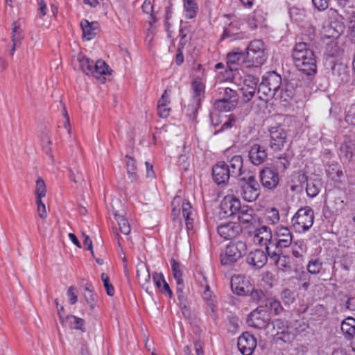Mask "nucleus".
Instances as JSON below:
<instances>
[{
	"label": "nucleus",
	"instance_id": "f257e3e1",
	"mask_svg": "<svg viewBox=\"0 0 355 355\" xmlns=\"http://www.w3.org/2000/svg\"><path fill=\"white\" fill-rule=\"evenodd\" d=\"M292 57L295 67L308 76L316 73V60L313 51L305 42L295 44Z\"/></svg>",
	"mask_w": 355,
	"mask_h": 355
},
{
	"label": "nucleus",
	"instance_id": "f03ea898",
	"mask_svg": "<svg viewBox=\"0 0 355 355\" xmlns=\"http://www.w3.org/2000/svg\"><path fill=\"white\" fill-rule=\"evenodd\" d=\"M268 53L264 42L261 40H254L250 42L243 62L247 67H258L267 60Z\"/></svg>",
	"mask_w": 355,
	"mask_h": 355
},
{
	"label": "nucleus",
	"instance_id": "7ed1b4c3",
	"mask_svg": "<svg viewBox=\"0 0 355 355\" xmlns=\"http://www.w3.org/2000/svg\"><path fill=\"white\" fill-rule=\"evenodd\" d=\"M236 193L247 202L255 201L260 194L259 184L255 177L248 173L238 179Z\"/></svg>",
	"mask_w": 355,
	"mask_h": 355
},
{
	"label": "nucleus",
	"instance_id": "20e7f679",
	"mask_svg": "<svg viewBox=\"0 0 355 355\" xmlns=\"http://www.w3.org/2000/svg\"><path fill=\"white\" fill-rule=\"evenodd\" d=\"M247 251L246 242L237 240L230 242L220 254V262L223 266L231 265L239 261Z\"/></svg>",
	"mask_w": 355,
	"mask_h": 355
},
{
	"label": "nucleus",
	"instance_id": "39448f33",
	"mask_svg": "<svg viewBox=\"0 0 355 355\" xmlns=\"http://www.w3.org/2000/svg\"><path fill=\"white\" fill-rule=\"evenodd\" d=\"M314 222L313 210L308 206L300 208L291 219V224L295 231L304 233L309 230Z\"/></svg>",
	"mask_w": 355,
	"mask_h": 355
},
{
	"label": "nucleus",
	"instance_id": "423d86ee",
	"mask_svg": "<svg viewBox=\"0 0 355 355\" xmlns=\"http://www.w3.org/2000/svg\"><path fill=\"white\" fill-rule=\"evenodd\" d=\"M266 332L274 337L277 341L281 340L284 343H288L293 338V335L289 332L288 327L279 319H277L272 322H270Z\"/></svg>",
	"mask_w": 355,
	"mask_h": 355
},
{
	"label": "nucleus",
	"instance_id": "0eeeda50",
	"mask_svg": "<svg viewBox=\"0 0 355 355\" xmlns=\"http://www.w3.org/2000/svg\"><path fill=\"white\" fill-rule=\"evenodd\" d=\"M293 242V235L290 230L286 227H277L273 239L272 245L275 246L277 250L289 247Z\"/></svg>",
	"mask_w": 355,
	"mask_h": 355
},
{
	"label": "nucleus",
	"instance_id": "6e6552de",
	"mask_svg": "<svg viewBox=\"0 0 355 355\" xmlns=\"http://www.w3.org/2000/svg\"><path fill=\"white\" fill-rule=\"evenodd\" d=\"M270 320L268 312L264 309H257L248 316L247 322L249 326L258 329H265L269 325Z\"/></svg>",
	"mask_w": 355,
	"mask_h": 355
},
{
	"label": "nucleus",
	"instance_id": "1a4fd4ad",
	"mask_svg": "<svg viewBox=\"0 0 355 355\" xmlns=\"http://www.w3.org/2000/svg\"><path fill=\"white\" fill-rule=\"evenodd\" d=\"M260 180L265 189L273 190L279 182V173L274 167H265L260 172Z\"/></svg>",
	"mask_w": 355,
	"mask_h": 355
},
{
	"label": "nucleus",
	"instance_id": "9d476101",
	"mask_svg": "<svg viewBox=\"0 0 355 355\" xmlns=\"http://www.w3.org/2000/svg\"><path fill=\"white\" fill-rule=\"evenodd\" d=\"M270 146L273 151H280L287 142V133L281 127H272L270 130Z\"/></svg>",
	"mask_w": 355,
	"mask_h": 355
},
{
	"label": "nucleus",
	"instance_id": "9b49d317",
	"mask_svg": "<svg viewBox=\"0 0 355 355\" xmlns=\"http://www.w3.org/2000/svg\"><path fill=\"white\" fill-rule=\"evenodd\" d=\"M240 200L233 196H227L220 202V214L223 217L234 216L241 209Z\"/></svg>",
	"mask_w": 355,
	"mask_h": 355
},
{
	"label": "nucleus",
	"instance_id": "f8f14e48",
	"mask_svg": "<svg viewBox=\"0 0 355 355\" xmlns=\"http://www.w3.org/2000/svg\"><path fill=\"white\" fill-rule=\"evenodd\" d=\"M237 345L243 355H251L257 347V340L249 332H245L239 336Z\"/></svg>",
	"mask_w": 355,
	"mask_h": 355
},
{
	"label": "nucleus",
	"instance_id": "ddd939ff",
	"mask_svg": "<svg viewBox=\"0 0 355 355\" xmlns=\"http://www.w3.org/2000/svg\"><path fill=\"white\" fill-rule=\"evenodd\" d=\"M266 251L269 260L282 271L291 270V258L288 256L282 255L278 251H271L270 248H267Z\"/></svg>",
	"mask_w": 355,
	"mask_h": 355
},
{
	"label": "nucleus",
	"instance_id": "4468645a",
	"mask_svg": "<svg viewBox=\"0 0 355 355\" xmlns=\"http://www.w3.org/2000/svg\"><path fill=\"white\" fill-rule=\"evenodd\" d=\"M214 181L218 184H225L231 177L228 165L225 162H219L212 168Z\"/></svg>",
	"mask_w": 355,
	"mask_h": 355
},
{
	"label": "nucleus",
	"instance_id": "2eb2a0df",
	"mask_svg": "<svg viewBox=\"0 0 355 355\" xmlns=\"http://www.w3.org/2000/svg\"><path fill=\"white\" fill-rule=\"evenodd\" d=\"M327 69H330L329 73H331L332 78L338 83L347 81L349 73L347 67L340 62L330 61L328 63Z\"/></svg>",
	"mask_w": 355,
	"mask_h": 355
},
{
	"label": "nucleus",
	"instance_id": "dca6fc26",
	"mask_svg": "<svg viewBox=\"0 0 355 355\" xmlns=\"http://www.w3.org/2000/svg\"><path fill=\"white\" fill-rule=\"evenodd\" d=\"M268 259L267 252L257 249L248 254L246 261L254 269H260L266 264Z\"/></svg>",
	"mask_w": 355,
	"mask_h": 355
},
{
	"label": "nucleus",
	"instance_id": "f3484780",
	"mask_svg": "<svg viewBox=\"0 0 355 355\" xmlns=\"http://www.w3.org/2000/svg\"><path fill=\"white\" fill-rule=\"evenodd\" d=\"M272 232L268 226L263 225L259 228H257L254 231V242L260 245L266 246V249L272 245Z\"/></svg>",
	"mask_w": 355,
	"mask_h": 355
},
{
	"label": "nucleus",
	"instance_id": "a211bd4d",
	"mask_svg": "<svg viewBox=\"0 0 355 355\" xmlns=\"http://www.w3.org/2000/svg\"><path fill=\"white\" fill-rule=\"evenodd\" d=\"M300 182H306V191L309 197L314 198L320 192L322 187L321 180L318 177H306L305 175H300Z\"/></svg>",
	"mask_w": 355,
	"mask_h": 355
},
{
	"label": "nucleus",
	"instance_id": "6ab92c4d",
	"mask_svg": "<svg viewBox=\"0 0 355 355\" xmlns=\"http://www.w3.org/2000/svg\"><path fill=\"white\" fill-rule=\"evenodd\" d=\"M241 231L240 224L232 222L221 224L217 228L218 234L225 239H232L238 236Z\"/></svg>",
	"mask_w": 355,
	"mask_h": 355
},
{
	"label": "nucleus",
	"instance_id": "aec40b11",
	"mask_svg": "<svg viewBox=\"0 0 355 355\" xmlns=\"http://www.w3.org/2000/svg\"><path fill=\"white\" fill-rule=\"evenodd\" d=\"M258 78L252 75L244 76L243 84L241 88L245 101H249L254 95L257 87Z\"/></svg>",
	"mask_w": 355,
	"mask_h": 355
},
{
	"label": "nucleus",
	"instance_id": "412c9836",
	"mask_svg": "<svg viewBox=\"0 0 355 355\" xmlns=\"http://www.w3.org/2000/svg\"><path fill=\"white\" fill-rule=\"evenodd\" d=\"M231 288L238 295H246L250 291L249 282L242 275H234L231 278Z\"/></svg>",
	"mask_w": 355,
	"mask_h": 355
},
{
	"label": "nucleus",
	"instance_id": "4be33fe9",
	"mask_svg": "<svg viewBox=\"0 0 355 355\" xmlns=\"http://www.w3.org/2000/svg\"><path fill=\"white\" fill-rule=\"evenodd\" d=\"M35 203L37 205V213L39 217H44V204L42 198L44 196V181L42 177H39L36 181L35 189Z\"/></svg>",
	"mask_w": 355,
	"mask_h": 355
},
{
	"label": "nucleus",
	"instance_id": "5701e85b",
	"mask_svg": "<svg viewBox=\"0 0 355 355\" xmlns=\"http://www.w3.org/2000/svg\"><path fill=\"white\" fill-rule=\"evenodd\" d=\"M267 158L266 150L259 144L253 145L249 151V159L254 165H259Z\"/></svg>",
	"mask_w": 355,
	"mask_h": 355
},
{
	"label": "nucleus",
	"instance_id": "b1692460",
	"mask_svg": "<svg viewBox=\"0 0 355 355\" xmlns=\"http://www.w3.org/2000/svg\"><path fill=\"white\" fill-rule=\"evenodd\" d=\"M110 73L109 66L103 60H99L95 64L93 63L92 71L89 75H92L103 83L105 80L104 76Z\"/></svg>",
	"mask_w": 355,
	"mask_h": 355
},
{
	"label": "nucleus",
	"instance_id": "393cba45",
	"mask_svg": "<svg viewBox=\"0 0 355 355\" xmlns=\"http://www.w3.org/2000/svg\"><path fill=\"white\" fill-rule=\"evenodd\" d=\"M228 165V170L231 177L238 178L239 179L243 177L245 174L242 172L243 168V159L240 155L234 156L230 161Z\"/></svg>",
	"mask_w": 355,
	"mask_h": 355
},
{
	"label": "nucleus",
	"instance_id": "a878e982",
	"mask_svg": "<svg viewBox=\"0 0 355 355\" xmlns=\"http://www.w3.org/2000/svg\"><path fill=\"white\" fill-rule=\"evenodd\" d=\"M83 31V37L86 40H90L96 35V31L99 28L97 21L89 22L87 19H83L80 23Z\"/></svg>",
	"mask_w": 355,
	"mask_h": 355
},
{
	"label": "nucleus",
	"instance_id": "bb28decb",
	"mask_svg": "<svg viewBox=\"0 0 355 355\" xmlns=\"http://www.w3.org/2000/svg\"><path fill=\"white\" fill-rule=\"evenodd\" d=\"M262 80L277 94L280 89L282 77L275 71H270L263 76Z\"/></svg>",
	"mask_w": 355,
	"mask_h": 355
},
{
	"label": "nucleus",
	"instance_id": "cd10ccee",
	"mask_svg": "<svg viewBox=\"0 0 355 355\" xmlns=\"http://www.w3.org/2000/svg\"><path fill=\"white\" fill-rule=\"evenodd\" d=\"M191 87L193 89V103L196 106V110L200 105L201 99L204 97L205 86L201 82L198 80H194L192 83Z\"/></svg>",
	"mask_w": 355,
	"mask_h": 355
},
{
	"label": "nucleus",
	"instance_id": "c85d7f7f",
	"mask_svg": "<svg viewBox=\"0 0 355 355\" xmlns=\"http://www.w3.org/2000/svg\"><path fill=\"white\" fill-rule=\"evenodd\" d=\"M263 21V12L261 10H255L253 12L250 14L246 19V22L249 28L252 30H254L259 26H261Z\"/></svg>",
	"mask_w": 355,
	"mask_h": 355
},
{
	"label": "nucleus",
	"instance_id": "c756f323",
	"mask_svg": "<svg viewBox=\"0 0 355 355\" xmlns=\"http://www.w3.org/2000/svg\"><path fill=\"white\" fill-rule=\"evenodd\" d=\"M341 331L347 340H352L355 335V319L347 318L341 323Z\"/></svg>",
	"mask_w": 355,
	"mask_h": 355
},
{
	"label": "nucleus",
	"instance_id": "7c9ffc66",
	"mask_svg": "<svg viewBox=\"0 0 355 355\" xmlns=\"http://www.w3.org/2000/svg\"><path fill=\"white\" fill-rule=\"evenodd\" d=\"M254 210L248 206H241L236 214L237 218L240 223L244 225L250 224L253 220Z\"/></svg>",
	"mask_w": 355,
	"mask_h": 355
},
{
	"label": "nucleus",
	"instance_id": "2f4dec72",
	"mask_svg": "<svg viewBox=\"0 0 355 355\" xmlns=\"http://www.w3.org/2000/svg\"><path fill=\"white\" fill-rule=\"evenodd\" d=\"M75 67L83 71L85 74L89 75L92 73L94 63L92 60L80 54L77 57Z\"/></svg>",
	"mask_w": 355,
	"mask_h": 355
},
{
	"label": "nucleus",
	"instance_id": "473e14b6",
	"mask_svg": "<svg viewBox=\"0 0 355 355\" xmlns=\"http://www.w3.org/2000/svg\"><path fill=\"white\" fill-rule=\"evenodd\" d=\"M12 33L11 40L12 43L20 44L24 40V30L21 27V22L20 20L15 21L12 24Z\"/></svg>",
	"mask_w": 355,
	"mask_h": 355
},
{
	"label": "nucleus",
	"instance_id": "72a5a7b5",
	"mask_svg": "<svg viewBox=\"0 0 355 355\" xmlns=\"http://www.w3.org/2000/svg\"><path fill=\"white\" fill-rule=\"evenodd\" d=\"M295 94V89L292 83H286L282 88L279 98L282 102L288 103L291 100Z\"/></svg>",
	"mask_w": 355,
	"mask_h": 355
},
{
	"label": "nucleus",
	"instance_id": "f704fd0d",
	"mask_svg": "<svg viewBox=\"0 0 355 355\" xmlns=\"http://www.w3.org/2000/svg\"><path fill=\"white\" fill-rule=\"evenodd\" d=\"M257 92L259 94V98L262 100L267 101L270 98L275 97L277 94L271 89L266 84V82L261 81L257 88Z\"/></svg>",
	"mask_w": 355,
	"mask_h": 355
},
{
	"label": "nucleus",
	"instance_id": "c9c22d12",
	"mask_svg": "<svg viewBox=\"0 0 355 355\" xmlns=\"http://www.w3.org/2000/svg\"><path fill=\"white\" fill-rule=\"evenodd\" d=\"M237 103L234 101H227L222 98L218 99L214 103V108L219 112H230L233 110Z\"/></svg>",
	"mask_w": 355,
	"mask_h": 355
},
{
	"label": "nucleus",
	"instance_id": "e433bc0d",
	"mask_svg": "<svg viewBox=\"0 0 355 355\" xmlns=\"http://www.w3.org/2000/svg\"><path fill=\"white\" fill-rule=\"evenodd\" d=\"M114 215L116 220L118 223L121 232L125 235L129 234L131 229L128 220L124 217L123 215L120 214L118 211H114Z\"/></svg>",
	"mask_w": 355,
	"mask_h": 355
},
{
	"label": "nucleus",
	"instance_id": "4c0bfd02",
	"mask_svg": "<svg viewBox=\"0 0 355 355\" xmlns=\"http://www.w3.org/2000/svg\"><path fill=\"white\" fill-rule=\"evenodd\" d=\"M171 265L173 276L176 281L177 286L184 285L180 263L176 261L174 259H172L171 260Z\"/></svg>",
	"mask_w": 355,
	"mask_h": 355
},
{
	"label": "nucleus",
	"instance_id": "58836bf2",
	"mask_svg": "<svg viewBox=\"0 0 355 355\" xmlns=\"http://www.w3.org/2000/svg\"><path fill=\"white\" fill-rule=\"evenodd\" d=\"M184 9L186 17L193 19L196 15L198 6L195 0H184Z\"/></svg>",
	"mask_w": 355,
	"mask_h": 355
},
{
	"label": "nucleus",
	"instance_id": "ea45409f",
	"mask_svg": "<svg viewBox=\"0 0 355 355\" xmlns=\"http://www.w3.org/2000/svg\"><path fill=\"white\" fill-rule=\"evenodd\" d=\"M354 145L351 142H345L340 146V156L346 162H349L353 157Z\"/></svg>",
	"mask_w": 355,
	"mask_h": 355
},
{
	"label": "nucleus",
	"instance_id": "a19ab883",
	"mask_svg": "<svg viewBox=\"0 0 355 355\" xmlns=\"http://www.w3.org/2000/svg\"><path fill=\"white\" fill-rule=\"evenodd\" d=\"M137 277L139 279L141 284L144 286L150 280V275L146 266L143 263L137 266Z\"/></svg>",
	"mask_w": 355,
	"mask_h": 355
},
{
	"label": "nucleus",
	"instance_id": "79ce46f5",
	"mask_svg": "<svg viewBox=\"0 0 355 355\" xmlns=\"http://www.w3.org/2000/svg\"><path fill=\"white\" fill-rule=\"evenodd\" d=\"M243 57V54L239 52L229 53L227 55V64L230 71L236 70V64Z\"/></svg>",
	"mask_w": 355,
	"mask_h": 355
},
{
	"label": "nucleus",
	"instance_id": "37998d69",
	"mask_svg": "<svg viewBox=\"0 0 355 355\" xmlns=\"http://www.w3.org/2000/svg\"><path fill=\"white\" fill-rule=\"evenodd\" d=\"M182 215L184 218L186 225L189 229V225L192 224L193 219L191 218L192 214L191 205L190 202L186 201L182 203Z\"/></svg>",
	"mask_w": 355,
	"mask_h": 355
},
{
	"label": "nucleus",
	"instance_id": "c03bdc74",
	"mask_svg": "<svg viewBox=\"0 0 355 355\" xmlns=\"http://www.w3.org/2000/svg\"><path fill=\"white\" fill-rule=\"evenodd\" d=\"M306 247L304 241H298L293 246V255L296 258H301L306 252Z\"/></svg>",
	"mask_w": 355,
	"mask_h": 355
},
{
	"label": "nucleus",
	"instance_id": "a18cd8bd",
	"mask_svg": "<svg viewBox=\"0 0 355 355\" xmlns=\"http://www.w3.org/2000/svg\"><path fill=\"white\" fill-rule=\"evenodd\" d=\"M219 90H220V94H223L222 99L234 101L237 103V94L235 90L229 87L219 88Z\"/></svg>",
	"mask_w": 355,
	"mask_h": 355
},
{
	"label": "nucleus",
	"instance_id": "49530a36",
	"mask_svg": "<svg viewBox=\"0 0 355 355\" xmlns=\"http://www.w3.org/2000/svg\"><path fill=\"white\" fill-rule=\"evenodd\" d=\"M67 319L69 320V324L71 328L80 329L83 332L85 331V329L83 328L85 323L83 319L74 315H68Z\"/></svg>",
	"mask_w": 355,
	"mask_h": 355
},
{
	"label": "nucleus",
	"instance_id": "de8ad7c7",
	"mask_svg": "<svg viewBox=\"0 0 355 355\" xmlns=\"http://www.w3.org/2000/svg\"><path fill=\"white\" fill-rule=\"evenodd\" d=\"M322 268V263L318 259H311L307 265V270L311 274H318Z\"/></svg>",
	"mask_w": 355,
	"mask_h": 355
},
{
	"label": "nucleus",
	"instance_id": "09e8293b",
	"mask_svg": "<svg viewBox=\"0 0 355 355\" xmlns=\"http://www.w3.org/2000/svg\"><path fill=\"white\" fill-rule=\"evenodd\" d=\"M125 157L128 159V161H127L128 174L129 175V177L132 179V180H135L137 179L135 160L132 157H131L128 155H126Z\"/></svg>",
	"mask_w": 355,
	"mask_h": 355
},
{
	"label": "nucleus",
	"instance_id": "8fccbe9b",
	"mask_svg": "<svg viewBox=\"0 0 355 355\" xmlns=\"http://www.w3.org/2000/svg\"><path fill=\"white\" fill-rule=\"evenodd\" d=\"M280 295L282 302L286 305L292 304L295 300L294 293L288 288L284 289Z\"/></svg>",
	"mask_w": 355,
	"mask_h": 355
},
{
	"label": "nucleus",
	"instance_id": "3c124183",
	"mask_svg": "<svg viewBox=\"0 0 355 355\" xmlns=\"http://www.w3.org/2000/svg\"><path fill=\"white\" fill-rule=\"evenodd\" d=\"M184 154H181L178 157V163L182 168L187 171L190 165L189 152L187 150V147L184 146Z\"/></svg>",
	"mask_w": 355,
	"mask_h": 355
},
{
	"label": "nucleus",
	"instance_id": "603ef678",
	"mask_svg": "<svg viewBox=\"0 0 355 355\" xmlns=\"http://www.w3.org/2000/svg\"><path fill=\"white\" fill-rule=\"evenodd\" d=\"M101 279L103 282V286L106 290V293L109 296L114 295V288L110 282V278L106 273L101 274Z\"/></svg>",
	"mask_w": 355,
	"mask_h": 355
},
{
	"label": "nucleus",
	"instance_id": "864d4df0",
	"mask_svg": "<svg viewBox=\"0 0 355 355\" xmlns=\"http://www.w3.org/2000/svg\"><path fill=\"white\" fill-rule=\"evenodd\" d=\"M184 285L177 286L176 292L178 295V299L179 301V305L182 309L187 307V297L184 294L183 288Z\"/></svg>",
	"mask_w": 355,
	"mask_h": 355
},
{
	"label": "nucleus",
	"instance_id": "5fc2aeb1",
	"mask_svg": "<svg viewBox=\"0 0 355 355\" xmlns=\"http://www.w3.org/2000/svg\"><path fill=\"white\" fill-rule=\"evenodd\" d=\"M203 299L207 301L208 305L210 306L212 311L214 310L215 304H214V296H213L212 293L209 289V286H206L205 290L203 293Z\"/></svg>",
	"mask_w": 355,
	"mask_h": 355
},
{
	"label": "nucleus",
	"instance_id": "6e6d98bb",
	"mask_svg": "<svg viewBox=\"0 0 355 355\" xmlns=\"http://www.w3.org/2000/svg\"><path fill=\"white\" fill-rule=\"evenodd\" d=\"M83 295L91 309H93L96 306V295L93 292L84 293Z\"/></svg>",
	"mask_w": 355,
	"mask_h": 355
},
{
	"label": "nucleus",
	"instance_id": "4d7b16f0",
	"mask_svg": "<svg viewBox=\"0 0 355 355\" xmlns=\"http://www.w3.org/2000/svg\"><path fill=\"white\" fill-rule=\"evenodd\" d=\"M348 33L352 40L355 42V16H351L348 21Z\"/></svg>",
	"mask_w": 355,
	"mask_h": 355
},
{
	"label": "nucleus",
	"instance_id": "13d9d810",
	"mask_svg": "<svg viewBox=\"0 0 355 355\" xmlns=\"http://www.w3.org/2000/svg\"><path fill=\"white\" fill-rule=\"evenodd\" d=\"M268 219L273 224L279 220V211L275 208H272L268 211Z\"/></svg>",
	"mask_w": 355,
	"mask_h": 355
},
{
	"label": "nucleus",
	"instance_id": "bf43d9fd",
	"mask_svg": "<svg viewBox=\"0 0 355 355\" xmlns=\"http://www.w3.org/2000/svg\"><path fill=\"white\" fill-rule=\"evenodd\" d=\"M314 6L320 11H323L329 7V0H312Z\"/></svg>",
	"mask_w": 355,
	"mask_h": 355
},
{
	"label": "nucleus",
	"instance_id": "052dcab7",
	"mask_svg": "<svg viewBox=\"0 0 355 355\" xmlns=\"http://www.w3.org/2000/svg\"><path fill=\"white\" fill-rule=\"evenodd\" d=\"M153 279L155 284L156 285L157 288L159 290L161 288L162 286L163 285V282L164 280L163 274L159 273V272H154L153 274Z\"/></svg>",
	"mask_w": 355,
	"mask_h": 355
},
{
	"label": "nucleus",
	"instance_id": "680f3d73",
	"mask_svg": "<svg viewBox=\"0 0 355 355\" xmlns=\"http://www.w3.org/2000/svg\"><path fill=\"white\" fill-rule=\"evenodd\" d=\"M250 293L251 299L254 302H259L264 297V293L261 290H259V289L251 290L250 289Z\"/></svg>",
	"mask_w": 355,
	"mask_h": 355
},
{
	"label": "nucleus",
	"instance_id": "e2e57ef3",
	"mask_svg": "<svg viewBox=\"0 0 355 355\" xmlns=\"http://www.w3.org/2000/svg\"><path fill=\"white\" fill-rule=\"evenodd\" d=\"M269 304L271 309L274 310L275 314L280 313L283 310L280 302L276 300L270 299L269 300Z\"/></svg>",
	"mask_w": 355,
	"mask_h": 355
},
{
	"label": "nucleus",
	"instance_id": "0e129e2a",
	"mask_svg": "<svg viewBox=\"0 0 355 355\" xmlns=\"http://www.w3.org/2000/svg\"><path fill=\"white\" fill-rule=\"evenodd\" d=\"M75 291L76 288L73 286H70L67 291V295L69 297V302L71 304H74L78 301V297Z\"/></svg>",
	"mask_w": 355,
	"mask_h": 355
},
{
	"label": "nucleus",
	"instance_id": "69168bd1",
	"mask_svg": "<svg viewBox=\"0 0 355 355\" xmlns=\"http://www.w3.org/2000/svg\"><path fill=\"white\" fill-rule=\"evenodd\" d=\"M141 8L144 12L150 14L152 16L153 6L151 4L150 1L146 0L142 4Z\"/></svg>",
	"mask_w": 355,
	"mask_h": 355
},
{
	"label": "nucleus",
	"instance_id": "338daca9",
	"mask_svg": "<svg viewBox=\"0 0 355 355\" xmlns=\"http://www.w3.org/2000/svg\"><path fill=\"white\" fill-rule=\"evenodd\" d=\"M171 109L168 108L167 106L157 107V112L160 117L166 118L170 114Z\"/></svg>",
	"mask_w": 355,
	"mask_h": 355
},
{
	"label": "nucleus",
	"instance_id": "774afa93",
	"mask_svg": "<svg viewBox=\"0 0 355 355\" xmlns=\"http://www.w3.org/2000/svg\"><path fill=\"white\" fill-rule=\"evenodd\" d=\"M169 103L168 101V96H167V89H166L162 94V97L158 101V105L157 107H163V106H167L168 103Z\"/></svg>",
	"mask_w": 355,
	"mask_h": 355
}]
</instances>
